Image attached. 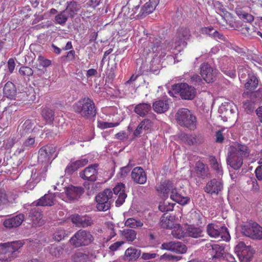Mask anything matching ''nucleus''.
<instances>
[{"instance_id": "nucleus-1", "label": "nucleus", "mask_w": 262, "mask_h": 262, "mask_svg": "<svg viewBox=\"0 0 262 262\" xmlns=\"http://www.w3.org/2000/svg\"><path fill=\"white\" fill-rule=\"evenodd\" d=\"M190 36V32L188 29L181 28L178 30L171 45H170L169 42H165L161 45V39L156 38L151 42L152 44L151 49L154 53H159L160 51L163 50L164 51L162 52L161 56H164L166 54L165 51L168 50L170 46H173L174 48L181 45L185 46L186 45L185 40L189 39Z\"/></svg>"}, {"instance_id": "nucleus-2", "label": "nucleus", "mask_w": 262, "mask_h": 262, "mask_svg": "<svg viewBox=\"0 0 262 262\" xmlns=\"http://www.w3.org/2000/svg\"><path fill=\"white\" fill-rule=\"evenodd\" d=\"M156 190L162 197L166 199L170 192V199L181 205L187 204L190 201L189 198L183 196L178 192L177 190L173 187V184L169 180H165L157 185Z\"/></svg>"}, {"instance_id": "nucleus-3", "label": "nucleus", "mask_w": 262, "mask_h": 262, "mask_svg": "<svg viewBox=\"0 0 262 262\" xmlns=\"http://www.w3.org/2000/svg\"><path fill=\"white\" fill-rule=\"evenodd\" d=\"M73 111L85 119H91L96 116V108L93 101L88 97L80 99L73 105Z\"/></svg>"}, {"instance_id": "nucleus-4", "label": "nucleus", "mask_w": 262, "mask_h": 262, "mask_svg": "<svg viewBox=\"0 0 262 262\" xmlns=\"http://www.w3.org/2000/svg\"><path fill=\"white\" fill-rule=\"evenodd\" d=\"M177 123L182 127L194 129L197 124L196 116L186 108H179L175 114Z\"/></svg>"}, {"instance_id": "nucleus-5", "label": "nucleus", "mask_w": 262, "mask_h": 262, "mask_svg": "<svg viewBox=\"0 0 262 262\" xmlns=\"http://www.w3.org/2000/svg\"><path fill=\"white\" fill-rule=\"evenodd\" d=\"M113 191L110 189H105L99 192L95 196L97 209L99 211H106L109 210L113 202Z\"/></svg>"}, {"instance_id": "nucleus-6", "label": "nucleus", "mask_w": 262, "mask_h": 262, "mask_svg": "<svg viewBox=\"0 0 262 262\" xmlns=\"http://www.w3.org/2000/svg\"><path fill=\"white\" fill-rule=\"evenodd\" d=\"M4 96L15 101L14 105H20V101H26L27 94L24 92L17 93L15 85L10 81L7 82L3 88Z\"/></svg>"}, {"instance_id": "nucleus-7", "label": "nucleus", "mask_w": 262, "mask_h": 262, "mask_svg": "<svg viewBox=\"0 0 262 262\" xmlns=\"http://www.w3.org/2000/svg\"><path fill=\"white\" fill-rule=\"evenodd\" d=\"M93 240L94 237L89 231L80 229L71 237L69 243L74 247L78 248L89 245Z\"/></svg>"}, {"instance_id": "nucleus-8", "label": "nucleus", "mask_w": 262, "mask_h": 262, "mask_svg": "<svg viewBox=\"0 0 262 262\" xmlns=\"http://www.w3.org/2000/svg\"><path fill=\"white\" fill-rule=\"evenodd\" d=\"M56 157V147L53 145H46L39 150L38 161L44 164L45 168H46L48 164L51 163V161Z\"/></svg>"}, {"instance_id": "nucleus-9", "label": "nucleus", "mask_w": 262, "mask_h": 262, "mask_svg": "<svg viewBox=\"0 0 262 262\" xmlns=\"http://www.w3.org/2000/svg\"><path fill=\"white\" fill-rule=\"evenodd\" d=\"M172 91L179 94L181 98L186 100H192L195 96V89L186 83H181L172 86Z\"/></svg>"}, {"instance_id": "nucleus-10", "label": "nucleus", "mask_w": 262, "mask_h": 262, "mask_svg": "<svg viewBox=\"0 0 262 262\" xmlns=\"http://www.w3.org/2000/svg\"><path fill=\"white\" fill-rule=\"evenodd\" d=\"M242 233L253 239H262V227L256 222L249 223L242 226Z\"/></svg>"}, {"instance_id": "nucleus-11", "label": "nucleus", "mask_w": 262, "mask_h": 262, "mask_svg": "<svg viewBox=\"0 0 262 262\" xmlns=\"http://www.w3.org/2000/svg\"><path fill=\"white\" fill-rule=\"evenodd\" d=\"M206 230L208 235L212 237H221L225 241H229L230 239L229 231L224 226H220L214 224H209L207 225Z\"/></svg>"}, {"instance_id": "nucleus-12", "label": "nucleus", "mask_w": 262, "mask_h": 262, "mask_svg": "<svg viewBox=\"0 0 262 262\" xmlns=\"http://www.w3.org/2000/svg\"><path fill=\"white\" fill-rule=\"evenodd\" d=\"M200 74L207 83H212L215 80L216 70L207 62H203L200 67Z\"/></svg>"}, {"instance_id": "nucleus-13", "label": "nucleus", "mask_w": 262, "mask_h": 262, "mask_svg": "<svg viewBox=\"0 0 262 262\" xmlns=\"http://www.w3.org/2000/svg\"><path fill=\"white\" fill-rule=\"evenodd\" d=\"M223 189V182L222 180L214 178L207 183L204 187V191L211 195H217Z\"/></svg>"}, {"instance_id": "nucleus-14", "label": "nucleus", "mask_w": 262, "mask_h": 262, "mask_svg": "<svg viewBox=\"0 0 262 262\" xmlns=\"http://www.w3.org/2000/svg\"><path fill=\"white\" fill-rule=\"evenodd\" d=\"M161 248L179 254L185 253L187 250L186 245L183 243L173 241L163 243Z\"/></svg>"}, {"instance_id": "nucleus-15", "label": "nucleus", "mask_w": 262, "mask_h": 262, "mask_svg": "<svg viewBox=\"0 0 262 262\" xmlns=\"http://www.w3.org/2000/svg\"><path fill=\"white\" fill-rule=\"evenodd\" d=\"M84 189L81 187L70 185L67 186V202H74L79 200L83 193Z\"/></svg>"}, {"instance_id": "nucleus-16", "label": "nucleus", "mask_w": 262, "mask_h": 262, "mask_svg": "<svg viewBox=\"0 0 262 262\" xmlns=\"http://www.w3.org/2000/svg\"><path fill=\"white\" fill-rule=\"evenodd\" d=\"M98 165L94 164L89 165L79 173V176L84 180L94 182L97 180Z\"/></svg>"}, {"instance_id": "nucleus-17", "label": "nucleus", "mask_w": 262, "mask_h": 262, "mask_svg": "<svg viewBox=\"0 0 262 262\" xmlns=\"http://www.w3.org/2000/svg\"><path fill=\"white\" fill-rule=\"evenodd\" d=\"M251 248V246H246L245 243L239 242L235 247V252L236 253L241 262H248L250 260L251 256L246 255L247 252Z\"/></svg>"}, {"instance_id": "nucleus-18", "label": "nucleus", "mask_w": 262, "mask_h": 262, "mask_svg": "<svg viewBox=\"0 0 262 262\" xmlns=\"http://www.w3.org/2000/svg\"><path fill=\"white\" fill-rule=\"evenodd\" d=\"M228 152L234 155L241 157L242 159L247 158L250 155V150L245 145L237 144L230 146Z\"/></svg>"}, {"instance_id": "nucleus-19", "label": "nucleus", "mask_w": 262, "mask_h": 262, "mask_svg": "<svg viewBox=\"0 0 262 262\" xmlns=\"http://www.w3.org/2000/svg\"><path fill=\"white\" fill-rule=\"evenodd\" d=\"M3 245L4 247L3 252L6 255H8L9 260H11L12 258L14 257V253L22 247L23 244L20 242L16 241L4 243Z\"/></svg>"}, {"instance_id": "nucleus-20", "label": "nucleus", "mask_w": 262, "mask_h": 262, "mask_svg": "<svg viewBox=\"0 0 262 262\" xmlns=\"http://www.w3.org/2000/svg\"><path fill=\"white\" fill-rule=\"evenodd\" d=\"M159 3V0H149L140 9L136 16L137 18H142L153 12Z\"/></svg>"}, {"instance_id": "nucleus-21", "label": "nucleus", "mask_w": 262, "mask_h": 262, "mask_svg": "<svg viewBox=\"0 0 262 262\" xmlns=\"http://www.w3.org/2000/svg\"><path fill=\"white\" fill-rule=\"evenodd\" d=\"M131 177L135 183L139 184H144L147 180L146 174L141 167L134 168L132 171Z\"/></svg>"}, {"instance_id": "nucleus-22", "label": "nucleus", "mask_w": 262, "mask_h": 262, "mask_svg": "<svg viewBox=\"0 0 262 262\" xmlns=\"http://www.w3.org/2000/svg\"><path fill=\"white\" fill-rule=\"evenodd\" d=\"M25 216L22 213L6 219L3 223L4 226L7 228H13L19 226L24 221Z\"/></svg>"}, {"instance_id": "nucleus-23", "label": "nucleus", "mask_w": 262, "mask_h": 262, "mask_svg": "<svg viewBox=\"0 0 262 262\" xmlns=\"http://www.w3.org/2000/svg\"><path fill=\"white\" fill-rule=\"evenodd\" d=\"M55 193H49L32 203L35 206H51L54 204Z\"/></svg>"}, {"instance_id": "nucleus-24", "label": "nucleus", "mask_w": 262, "mask_h": 262, "mask_svg": "<svg viewBox=\"0 0 262 262\" xmlns=\"http://www.w3.org/2000/svg\"><path fill=\"white\" fill-rule=\"evenodd\" d=\"M226 161L227 164L235 170L239 169L243 164V159L229 152H228Z\"/></svg>"}, {"instance_id": "nucleus-25", "label": "nucleus", "mask_w": 262, "mask_h": 262, "mask_svg": "<svg viewBox=\"0 0 262 262\" xmlns=\"http://www.w3.org/2000/svg\"><path fill=\"white\" fill-rule=\"evenodd\" d=\"M195 172L196 176L202 179H205L210 176L209 168L202 162L199 161L196 163Z\"/></svg>"}, {"instance_id": "nucleus-26", "label": "nucleus", "mask_w": 262, "mask_h": 262, "mask_svg": "<svg viewBox=\"0 0 262 262\" xmlns=\"http://www.w3.org/2000/svg\"><path fill=\"white\" fill-rule=\"evenodd\" d=\"M88 162V159L86 158H82L74 162H71L67 167V172L71 174L77 171L79 168L86 165Z\"/></svg>"}, {"instance_id": "nucleus-27", "label": "nucleus", "mask_w": 262, "mask_h": 262, "mask_svg": "<svg viewBox=\"0 0 262 262\" xmlns=\"http://www.w3.org/2000/svg\"><path fill=\"white\" fill-rule=\"evenodd\" d=\"M29 220L33 226H40L42 224L41 213L36 208L31 209L29 212Z\"/></svg>"}, {"instance_id": "nucleus-28", "label": "nucleus", "mask_w": 262, "mask_h": 262, "mask_svg": "<svg viewBox=\"0 0 262 262\" xmlns=\"http://www.w3.org/2000/svg\"><path fill=\"white\" fill-rule=\"evenodd\" d=\"M151 106L147 103H141L136 105L134 112L140 117H144L151 111Z\"/></svg>"}, {"instance_id": "nucleus-29", "label": "nucleus", "mask_w": 262, "mask_h": 262, "mask_svg": "<svg viewBox=\"0 0 262 262\" xmlns=\"http://www.w3.org/2000/svg\"><path fill=\"white\" fill-rule=\"evenodd\" d=\"M141 255V250L130 247L127 248L124 256V259L127 261L137 260Z\"/></svg>"}, {"instance_id": "nucleus-30", "label": "nucleus", "mask_w": 262, "mask_h": 262, "mask_svg": "<svg viewBox=\"0 0 262 262\" xmlns=\"http://www.w3.org/2000/svg\"><path fill=\"white\" fill-rule=\"evenodd\" d=\"M174 216L164 213L160 219V225L164 228H172L174 226Z\"/></svg>"}, {"instance_id": "nucleus-31", "label": "nucleus", "mask_w": 262, "mask_h": 262, "mask_svg": "<svg viewBox=\"0 0 262 262\" xmlns=\"http://www.w3.org/2000/svg\"><path fill=\"white\" fill-rule=\"evenodd\" d=\"M169 106L168 102L164 100H158L152 104L154 111L158 114L166 112L169 109Z\"/></svg>"}, {"instance_id": "nucleus-32", "label": "nucleus", "mask_w": 262, "mask_h": 262, "mask_svg": "<svg viewBox=\"0 0 262 262\" xmlns=\"http://www.w3.org/2000/svg\"><path fill=\"white\" fill-rule=\"evenodd\" d=\"M41 114L43 118L48 123H52L54 120V111L48 107H43L41 110Z\"/></svg>"}, {"instance_id": "nucleus-33", "label": "nucleus", "mask_w": 262, "mask_h": 262, "mask_svg": "<svg viewBox=\"0 0 262 262\" xmlns=\"http://www.w3.org/2000/svg\"><path fill=\"white\" fill-rule=\"evenodd\" d=\"M258 84V80L254 75H249L247 82L245 83V88L250 91L255 90Z\"/></svg>"}, {"instance_id": "nucleus-34", "label": "nucleus", "mask_w": 262, "mask_h": 262, "mask_svg": "<svg viewBox=\"0 0 262 262\" xmlns=\"http://www.w3.org/2000/svg\"><path fill=\"white\" fill-rule=\"evenodd\" d=\"M137 232L133 229H125L122 231L123 239L128 242H133L136 238Z\"/></svg>"}, {"instance_id": "nucleus-35", "label": "nucleus", "mask_w": 262, "mask_h": 262, "mask_svg": "<svg viewBox=\"0 0 262 262\" xmlns=\"http://www.w3.org/2000/svg\"><path fill=\"white\" fill-rule=\"evenodd\" d=\"M75 262H86L90 259L89 254L78 251L75 253L72 256Z\"/></svg>"}, {"instance_id": "nucleus-36", "label": "nucleus", "mask_w": 262, "mask_h": 262, "mask_svg": "<svg viewBox=\"0 0 262 262\" xmlns=\"http://www.w3.org/2000/svg\"><path fill=\"white\" fill-rule=\"evenodd\" d=\"M64 182V178L63 177H60V182L58 181L56 183V186H54V189H57V190H59V191H62L61 193H58V192H56V193L58 194V196H59L62 200H64V192H66V186L63 185Z\"/></svg>"}, {"instance_id": "nucleus-37", "label": "nucleus", "mask_w": 262, "mask_h": 262, "mask_svg": "<svg viewBox=\"0 0 262 262\" xmlns=\"http://www.w3.org/2000/svg\"><path fill=\"white\" fill-rule=\"evenodd\" d=\"M203 231L200 228L189 226L187 229V233L189 236L198 238L202 236Z\"/></svg>"}, {"instance_id": "nucleus-38", "label": "nucleus", "mask_w": 262, "mask_h": 262, "mask_svg": "<svg viewBox=\"0 0 262 262\" xmlns=\"http://www.w3.org/2000/svg\"><path fill=\"white\" fill-rule=\"evenodd\" d=\"M80 6L75 2H71L67 6V13L69 16L72 17L78 10H79Z\"/></svg>"}, {"instance_id": "nucleus-39", "label": "nucleus", "mask_w": 262, "mask_h": 262, "mask_svg": "<svg viewBox=\"0 0 262 262\" xmlns=\"http://www.w3.org/2000/svg\"><path fill=\"white\" fill-rule=\"evenodd\" d=\"M224 253V248L218 244H215L211 252L212 259L219 258L223 256Z\"/></svg>"}, {"instance_id": "nucleus-40", "label": "nucleus", "mask_w": 262, "mask_h": 262, "mask_svg": "<svg viewBox=\"0 0 262 262\" xmlns=\"http://www.w3.org/2000/svg\"><path fill=\"white\" fill-rule=\"evenodd\" d=\"M143 225L142 222L140 220H136L134 218H129L126 220L125 222V226L132 228H136L141 227Z\"/></svg>"}, {"instance_id": "nucleus-41", "label": "nucleus", "mask_w": 262, "mask_h": 262, "mask_svg": "<svg viewBox=\"0 0 262 262\" xmlns=\"http://www.w3.org/2000/svg\"><path fill=\"white\" fill-rule=\"evenodd\" d=\"M248 184L251 186L250 190L253 193L257 194L260 192V186L256 179L251 178Z\"/></svg>"}, {"instance_id": "nucleus-42", "label": "nucleus", "mask_w": 262, "mask_h": 262, "mask_svg": "<svg viewBox=\"0 0 262 262\" xmlns=\"http://www.w3.org/2000/svg\"><path fill=\"white\" fill-rule=\"evenodd\" d=\"M256 100H247L244 103V108L248 114L253 112L255 109V102Z\"/></svg>"}, {"instance_id": "nucleus-43", "label": "nucleus", "mask_w": 262, "mask_h": 262, "mask_svg": "<svg viewBox=\"0 0 262 262\" xmlns=\"http://www.w3.org/2000/svg\"><path fill=\"white\" fill-rule=\"evenodd\" d=\"M93 224L94 222L91 217L88 215L82 216L79 227L86 228Z\"/></svg>"}, {"instance_id": "nucleus-44", "label": "nucleus", "mask_w": 262, "mask_h": 262, "mask_svg": "<svg viewBox=\"0 0 262 262\" xmlns=\"http://www.w3.org/2000/svg\"><path fill=\"white\" fill-rule=\"evenodd\" d=\"M50 253L56 257L59 256L60 254H62L63 248L61 246H56L51 245L49 249Z\"/></svg>"}, {"instance_id": "nucleus-45", "label": "nucleus", "mask_w": 262, "mask_h": 262, "mask_svg": "<svg viewBox=\"0 0 262 262\" xmlns=\"http://www.w3.org/2000/svg\"><path fill=\"white\" fill-rule=\"evenodd\" d=\"M181 139L189 145H194V134L189 135L182 134L180 136Z\"/></svg>"}, {"instance_id": "nucleus-46", "label": "nucleus", "mask_w": 262, "mask_h": 262, "mask_svg": "<svg viewBox=\"0 0 262 262\" xmlns=\"http://www.w3.org/2000/svg\"><path fill=\"white\" fill-rule=\"evenodd\" d=\"M55 23L61 25H64L66 23L65 11L63 10L60 13L57 14L55 17Z\"/></svg>"}, {"instance_id": "nucleus-47", "label": "nucleus", "mask_w": 262, "mask_h": 262, "mask_svg": "<svg viewBox=\"0 0 262 262\" xmlns=\"http://www.w3.org/2000/svg\"><path fill=\"white\" fill-rule=\"evenodd\" d=\"M19 72L22 76H30L33 74V70L28 67H21L19 69Z\"/></svg>"}, {"instance_id": "nucleus-48", "label": "nucleus", "mask_w": 262, "mask_h": 262, "mask_svg": "<svg viewBox=\"0 0 262 262\" xmlns=\"http://www.w3.org/2000/svg\"><path fill=\"white\" fill-rule=\"evenodd\" d=\"M118 125L119 123H109L103 121H99L98 122V126L102 129L116 127Z\"/></svg>"}, {"instance_id": "nucleus-49", "label": "nucleus", "mask_w": 262, "mask_h": 262, "mask_svg": "<svg viewBox=\"0 0 262 262\" xmlns=\"http://www.w3.org/2000/svg\"><path fill=\"white\" fill-rule=\"evenodd\" d=\"M143 129L145 131H149L152 127L153 124L150 120L145 119L140 122Z\"/></svg>"}, {"instance_id": "nucleus-50", "label": "nucleus", "mask_w": 262, "mask_h": 262, "mask_svg": "<svg viewBox=\"0 0 262 262\" xmlns=\"http://www.w3.org/2000/svg\"><path fill=\"white\" fill-rule=\"evenodd\" d=\"M34 123L30 120H27L23 124V130L24 132H30L33 129Z\"/></svg>"}, {"instance_id": "nucleus-51", "label": "nucleus", "mask_w": 262, "mask_h": 262, "mask_svg": "<svg viewBox=\"0 0 262 262\" xmlns=\"http://www.w3.org/2000/svg\"><path fill=\"white\" fill-rule=\"evenodd\" d=\"M190 82L195 85H201L203 83L202 78L198 74H194L190 78Z\"/></svg>"}, {"instance_id": "nucleus-52", "label": "nucleus", "mask_w": 262, "mask_h": 262, "mask_svg": "<svg viewBox=\"0 0 262 262\" xmlns=\"http://www.w3.org/2000/svg\"><path fill=\"white\" fill-rule=\"evenodd\" d=\"M81 215H80L78 214H74L70 216V219H71L72 222L76 225V227H79Z\"/></svg>"}, {"instance_id": "nucleus-53", "label": "nucleus", "mask_w": 262, "mask_h": 262, "mask_svg": "<svg viewBox=\"0 0 262 262\" xmlns=\"http://www.w3.org/2000/svg\"><path fill=\"white\" fill-rule=\"evenodd\" d=\"M38 60L39 62L40 65L42 66L43 68L49 67L51 64V61L46 59L45 57L39 55L38 58Z\"/></svg>"}, {"instance_id": "nucleus-54", "label": "nucleus", "mask_w": 262, "mask_h": 262, "mask_svg": "<svg viewBox=\"0 0 262 262\" xmlns=\"http://www.w3.org/2000/svg\"><path fill=\"white\" fill-rule=\"evenodd\" d=\"M250 99L252 100H262V88L259 89L257 91L252 92L250 95Z\"/></svg>"}, {"instance_id": "nucleus-55", "label": "nucleus", "mask_w": 262, "mask_h": 262, "mask_svg": "<svg viewBox=\"0 0 262 262\" xmlns=\"http://www.w3.org/2000/svg\"><path fill=\"white\" fill-rule=\"evenodd\" d=\"M159 209L162 212L168 211L173 209V206L169 203L167 204V203L165 202L163 203H161L159 205Z\"/></svg>"}, {"instance_id": "nucleus-56", "label": "nucleus", "mask_w": 262, "mask_h": 262, "mask_svg": "<svg viewBox=\"0 0 262 262\" xmlns=\"http://www.w3.org/2000/svg\"><path fill=\"white\" fill-rule=\"evenodd\" d=\"M66 236V232L64 230L57 231L54 234V238L55 241L59 242L63 239Z\"/></svg>"}, {"instance_id": "nucleus-57", "label": "nucleus", "mask_w": 262, "mask_h": 262, "mask_svg": "<svg viewBox=\"0 0 262 262\" xmlns=\"http://www.w3.org/2000/svg\"><path fill=\"white\" fill-rule=\"evenodd\" d=\"M125 185L123 183H118L113 189V193L115 195L119 194L120 192H124Z\"/></svg>"}, {"instance_id": "nucleus-58", "label": "nucleus", "mask_w": 262, "mask_h": 262, "mask_svg": "<svg viewBox=\"0 0 262 262\" xmlns=\"http://www.w3.org/2000/svg\"><path fill=\"white\" fill-rule=\"evenodd\" d=\"M31 180L32 182H33L34 184L38 183L40 180V177L36 169H33L32 171V174L30 181Z\"/></svg>"}, {"instance_id": "nucleus-59", "label": "nucleus", "mask_w": 262, "mask_h": 262, "mask_svg": "<svg viewBox=\"0 0 262 262\" xmlns=\"http://www.w3.org/2000/svg\"><path fill=\"white\" fill-rule=\"evenodd\" d=\"M127 197V194L125 192H120L119 194L118 198L116 201L117 206H120L123 204L125 201V199Z\"/></svg>"}, {"instance_id": "nucleus-60", "label": "nucleus", "mask_w": 262, "mask_h": 262, "mask_svg": "<svg viewBox=\"0 0 262 262\" xmlns=\"http://www.w3.org/2000/svg\"><path fill=\"white\" fill-rule=\"evenodd\" d=\"M213 31H215V30L212 27H204L201 29L202 34L208 35L212 37H213Z\"/></svg>"}, {"instance_id": "nucleus-61", "label": "nucleus", "mask_w": 262, "mask_h": 262, "mask_svg": "<svg viewBox=\"0 0 262 262\" xmlns=\"http://www.w3.org/2000/svg\"><path fill=\"white\" fill-rule=\"evenodd\" d=\"M11 162H13V168H16L22 163L21 159L14 155L11 158Z\"/></svg>"}, {"instance_id": "nucleus-62", "label": "nucleus", "mask_w": 262, "mask_h": 262, "mask_svg": "<svg viewBox=\"0 0 262 262\" xmlns=\"http://www.w3.org/2000/svg\"><path fill=\"white\" fill-rule=\"evenodd\" d=\"M35 143V138L29 137L23 143V145L26 147H31Z\"/></svg>"}, {"instance_id": "nucleus-63", "label": "nucleus", "mask_w": 262, "mask_h": 262, "mask_svg": "<svg viewBox=\"0 0 262 262\" xmlns=\"http://www.w3.org/2000/svg\"><path fill=\"white\" fill-rule=\"evenodd\" d=\"M211 168L216 172L217 174L221 176L223 174V170L221 164L219 162L212 166Z\"/></svg>"}, {"instance_id": "nucleus-64", "label": "nucleus", "mask_w": 262, "mask_h": 262, "mask_svg": "<svg viewBox=\"0 0 262 262\" xmlns=\"http://www.w3.org/2000/svg\"><path fill=\"white\" fill-rule=\"evenodd\" d=\"M255 173L256 178L259 181H262V165L256 168Z\"/></svg>"}]
</instances>
